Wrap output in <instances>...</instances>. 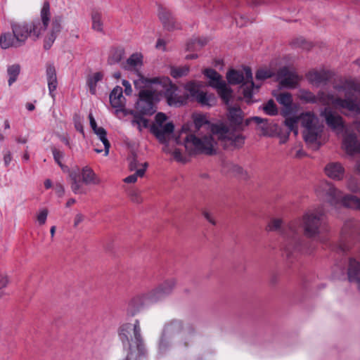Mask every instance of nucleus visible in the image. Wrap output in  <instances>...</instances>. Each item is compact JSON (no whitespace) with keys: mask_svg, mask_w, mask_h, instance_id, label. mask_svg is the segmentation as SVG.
Instances as JSON below:
<instances>
[{"mask_svg":"<svg viewBox=\"0 0 360 360\" xmlns=\"http://www.w3.org/2000/svg\"><path fill=\"white\" fill-rule=\"evenodd\" d=\"M300 229L305 237L313 240L319 238L321 233L328 232V227L323 211L320 208L308 210L300 219L291 221L287 227L282 229V248L288 259L299 253L309 254L312 250L311 246L304 243L300 236Z\"/></svg>","mask_w":360,"mask_h":360,"instance_id":"1","label":"nucleus"},{"mask_svg":"<svg viewBox=\"0 0 360 360\" xmlns=\"http://www.w3.org/2000/svg\"><path fill=\"white\" fill-rule=\"evenodd\" d=\"M50 6L49 2L44 3L41 10V20L35 19L30 22L25 20H10L12 33L4 32L0 36V46L3 49L11 47L19 48L26 44L29 37L38 39L45 30L50 20Z\"/></svg>","mask_w":360,"mask_h":360,"instance_id":"2","label":"nucleus"},{"mask_svg":"<svg viewBox=\"0 0 360 360\" xmlns=\"http://www.w3.org/2000/svg\"><path fill=\"white\" fill-rule=\"evenodd\" d=\"M210 122L202 114L193 115V122H187L182 126V132L188 134L184 139V146L190 154L203 153L212 155L214 152V139L210 134L200 136L198 131L202 128L208 129Z\"/></svg>","mask_w":360,"mask_h":360,"instance_id":"3","label":"nucleus"},{"mask_svg":"<svg viewBox=\"0 0 360 360\" xmlns=\"http://www.w3.org/2000/svg\"><path fill=\"white\" fill-rule=\"evenodd\" d=\"M228 123L220 122L212 124L211 131L221 140L227 141L229 144L239 148L244 143L245 137L241 134L243 130V115L240 108L231 107L227 114Z\"/></svg>","mask_w":360,"mask_h":360,"instance_id":"4","label":"nucleus"},{"mask_svg":"<svg viewBox=\"0 0 360 360\" xmlns=\"http://www.w3.org/2000/svg\"><path fill=\"white\" fill-rule=\"evenodd\" d=\"M119 337L124 349L127 350L124 360H141L146 356L147 351L138 319L134 324L124 323L122 325L119 331Z\"/></svg>","mask_w":360,"mask_h":360,"instance_id":"5","label":"nucleus"},{"mask_svg":"<svg viewBox=\"0 0 360 360\" xmlns=\"http://www.w3.org/2000/svg\"><path fill=\"white\" fill-rule=\"evenodd\" d=\"M158 78L148 79L143 76L134 81L136 89H140L136 109L141 115H151L156 111L155 104L160 101V94L155 85Z\"/></svg>","mask_w":360,"mask_h":360,"instance_id":"6","label":"nucleus"},{"mask_svg":"<svg viewBox=\"0 0 360 360\" xmlns=\"http://www.w3.org/2000/svg\"><path fill=\"white\" fill-rule=\"evenodd\" d=\"M176 285V280L173 278L166 279L155 288L136 295L129 302V310L134 316L142 307L154 304L169 295Z\"/></svg>","mask_w":360,"mask_h":360,"instance_id":"7","label":"nucleus"},{"mask_svg":"<svg viewBox=\"0 0 360 360\" xmlns=\"http://www.w3.org/2000/svg\"><path fill=\"white\" fill-rule=\"evenodd\" d=\"M334 89L338 91H344L345 98L335 99L333 104L360 115V98L352 94V93L360 94V83L353 79H347L341 81L340 84H335Z\"/></svg>","mask_w":360,"mask_h":360,"instance_id":"8","label":"nucleus"},{"mask_svg":"<svg viewBox=\"0 0 360 360\" xmlns=\"http://www.w3.org/2000/svg\"><path fill=\"white\" fill-rule=\"evenodd\" d=\"M322 187L326 200L330 205L335 207L343 206L360 211V198L353 195H343L341 191L331 184L325 182L322 184Z\"/></svg>","mask_w":360,"mask_h":360,"instance_id":"9","label":"nucleus"},{"mask_svg":"<svg viewBox=\"0 0 360 360\" xmlns=\"http://www.w3.org/2000/svg\"><path fill=\"white\" fill-rule=\"evenodd\" d=\"M355 240L360 241V221L349 219L345 222L339 243L334 247V250L340 255H344L350 250Z\"/></svg>","mask_w":360,"mask_h":360,"instance_id":"10","label":"nucleus"},{"mask_svg":"<svg viewBox=\"0 0 360 360\" xmlns=\"http://www.w3.org/2000/svg\"><path fill=\"white\" fill-rule=\"evenodd\" d=\"M226 79L231 84L243 83V93L245 98H252L254 89H258L252 80V73L250 68L245 67L243 71L231 70L227 72Z\"/></svg>","mask_w":360,"mask_h":360,"instance_id":"11","label":"nucleus"},{"mask_svg":"<svg viewBox=\"0 0 360 360\" xmlns=\"http://www.w3.org/2000/svg\"><path fill=\"white\" fill-rule=\"evenodd\" d=\"M302 126L304 128V139L307 143L316 141L323 130V126L319 124V118L311 112L302 113L300 117Z\"/></svg>","mask_w":360,"mask_h":360,"instance_id":"12","label":"nucleus"},{"mask_svg":"<svg viewBox=\"0 0 360 360\" xmlns=\"http://www.w3.org/2000/svg\"><path fill=\"white\" fill-rule=\"evenodd\" d=\"M155 85L158 87L160 96L162 94H164L169 106L180 107L186 103V98L178 95V88L172 83L168 77L158 78V81Z\"/></svg>","mask_w":360,"mask_h":360,"instance_id":"13","label":"nucleus"},{"mask_svg":"<svg viewBox=\"0 0 360 360\" xmlns=\"http://www.w3.org/2000/svg\"><path fill=\"white\" fill-rule=\"evenodd\" d=\"M203 74L210 79L209 85L217 90L218 95L225 103H229L232 91L222 79L221 76L212 68L205 69Z\"/></svg>","mask_w":360,"mask_h":360,"instance_id":"14","label":"nucleus"},{"mask_svg":"<svg viewBox=\"0 0 360 360\" xmlns=\"http://www.w3.org/2000/svg\"><path fill=\"white\" fill-rule=\"evenodd\" d=\"M193 328L191 326L184 327L181 321L174 320L165 325L162 335L173 338L178 337L179 340H184L193 335Z\"/></svg>","mask_w":360,"mask_h":360,"instance_id":"15","label":"nucleus"},{"mask_svg":"<svg viewBox=\"0 0 360 360\" xmlns=\"http://www.w3.org/2000/svg\"><path fill=\"white\" fill-rule=\"evenodd\" d=\"M277 77L281 86L288 89L297 87L300 77L294 71L285 66L280 68L277 72Z\"/></svg>","mask_w":360,"mask_h":360,"instance_id":"16","label":"nucleus"},{"mask_svg":"<svg viewBox=\"0 0 360 360\" xmlns=\"http://www.w3.org/2000/svg\"><path fill=\"white\" fill-rule=\"evenodd\" d=\"M326 124L333 130L342 131L345 128L342 117L333 112L330 107H325L320 112Z\"/></svg>","mask_w":360,"mask_h":360,"instance_id":"17","label":"nucleus"},{"mask_svg":"<svg viewBox=\"0 0 360 360\" xmlns=\"http://www.w3.org/2000/svg\"><path fill=\"white\" fill-rule=\"evenodd\" d=\"M46 78L49 89V94L54 100L58 82L56 69L53 63H48L46 65Z\"/></svg>","mask_w":360,"mask_h":360,"instance_id":"18","label":"nucleus"},{"mask_svg":"<svg viewBox=\"0 0 360 360\" xmlns=\"http://www.w3.org/2000/svg\"><path fill=\"white\" fill-rule=\"evenodd\" d=\"M347 273L349 281L356 285L360 290V255L359 260L354 257L349 258Z\"/></svg>","mask_w":360,"mask_h":360,"instance_id":"19","label":"nucleus"},{"mask_svg":"<svg viewBox=\"0 0 360 360\" xmlns=\"http://www.w3.org/2000/svg\"><path fill=\"white\" fill-rule=\"evenodd\" d=\"M174 125L172 122H167L162 125H153L150 131L162 143H166L168 137L173 133Z\"/></svg>","mask_w":360,"mask_h":360,"instance_id":"20","label":"nucleus"},{"mask_svg":"<svg viewBox=\"0 0 360 360\" xmlns=\"http://www.w3.org/2000/svg\"><path fill=\"white\" fill-rule=\"evenodd\" d=\"M110 103L116 112H124L126 99L123 96V89L121 86H115L110 94Z\"/></svg>","mask_w":360,"mask_h":360,"instance_id":"21","label":"nucleus"},{"mask_svg":"<svg viewBox=\"0 0 360 360\" xmlns=\"http://www.w3.org/2000/svg\"><path fill=\"white\" fill-rule=\"evenodd\" d=\"M342 148L349 155L360 154V141L355 134H349L344 136Z\"/></svg>","mask_w":360,"mask_h":360,"instance_id":"22","label":"nucleus"},{"mask_svg":"<svg viewBox=\"0 0 360 360\" xmlns=\"http://www.w3.org/2000/svg\"><path fill=\"white\" fill-rule=\"evenodd\" d=\"M330 77L331 73L327 70L311 71L307 75L309 82L316 86L326 84Z\"/></svg>","mask_w":360,"mask_h":360,"instance_id":"23","label":"nucleus"},{"mask_svg":"<svg viewBox=\"0 0 360 360\" xmlns=\"http://www.w3.org/2000/svg\"><path fill=\"white\" fill-rule=\"evenodd\" d=\"M62 18L60 16L55 17L51 23V30L50 33L45 37L44 47L45 49H49L56 39L57 34L61 30Z\"/></svg>","mask_w":360,"mask_h":360,"instance_id":"24","label":"nucleus"},{"mask_svg":"<svg viewBox=\"0 0 360 360\" xmlns=\"http://www.w3.org/2000/svg\"><path fill=\"white\" fill-rule=\"evenodd\" d=\"M325 172L328 177L334 180H340L344 176L345 169L340 163L330 162L326 166Z\"/></svg>","mask_w":360,"mask_h":360,"instance_id":"25","label":"nucleus"},{"mask_svg":"<svg viewBox=\"0 0 360 360\" xmlns=\"http://www.w3.org/2000/svg\"><path fill=\"white\" fill-rule=\"evenodd\" d=\"M276 101L285 108L282 114L284 116L290 114L292 110V97L291 94L288 92L280 93L276 96Z\"/></svg>","mask_w":360,"mask_h":360,"instance_id":"26","label":"nucleus"},{"mask_svg":"<svg viewBox=\"0 0 360 360\" xmlns=\"http://www.w3.org/2000/svg\"><path fill=\"white\" fill-rule=\"evenodd\" d=\"M158 15L159 18L165 28L168 30H171L176 27L174 25L173 16L172 15V13L169 11L161 7L159 8Z\"/></svg>","mask_w":360,"mask_h":360,"instance_id":"27","label":"nucleus"},{"mask_svg":"<svg viewBox=\"0 0 360 360\" xmlns=\"http://www.w3.org/2000/svg\"><path fill=\"white\" fill-rule=\"evenodd\" d=\"M195 101L200 103L202 106L211 107L216 104L217 99L214 94H207L202 91L195 98Z\"/></svg>","mask_w":360,"mask_h":360,"instance_id":"28","label":"nucleus"},{"mask_svg":"<svg viewBox=\"0 0 360 360\" xmlns=\"http://www.w3.org/2000/svg\"><path fill=\"white\" fill-rule=\"evenodd\" d=\"M184 87L185 91L188 93V95L193 100H195V98L202 91L200 90L202 84L200 82L190 81L185 84Z\"/></svg>","mask_w":360,"mask_h":360,"instance_id":"29","label":"nucleus"},{"mask_svg":"<svg viewBox=\"0 0 360 360\" xmlns=\"http://www.w3.org/2000/svg\"><path fill=\"white\" fill-rule=\"evenodd\" d=\"M82 181L85 184H98V181L96 179V175L91 168L85 166L82 169Z\"/></svg>","mask_w":360,"mask_h":360,"instance_id":"30","label":"nucleus"},{"mask_svg":"<svg viewBox=\"0 0 360 360\" xmlns=\"http://www.w3.org/2000/svg\"><path fill=\"white\" fill-rule=\"evenodd\" d=\"M103 75L101 72H95L88 77L86 82L92 95L96 94L97 83L103 79Z\"/></svg>","mask_w":360,"mask_h":360,"instance_id":"31","label":"nucleus"},{"mask_svg":"<svg viewBox=\"0 0 360 360\" xmlns=\"http://www.w3.org/2000/svg\"><path fill=\"white\" fill-rule=\"evenodd\" d=\"M20 72V66L19 64H13L7 67V74L8 76V84L11 86L16 82Z\"/></svg>","mask_w":360,"mask_h":360,"instance_id":"32","label":"nucleus"},{"mask_svg":"<svg viewBox=\"0 0 360 360\" xmlns=\"http://www.w3.org/2000/svg\"><path fill=\"white\" fill-rule=\"evenodd\" d=\"M139 112H136L134 115V119L131 120V124L134 127H137L139 131H141L143 129L148 127V120L143 117Z\"/></svg>","mask_w":360,"mask_h":360,"instance_id":"33","label":"nucleus"},{"mask_svg":"<svg viewBox=\"0 0 360 360\" xmlns=\"http://www.w3.org/2000/svg\"><path fill=\"white\" fill-rule=\"evenodd\" d=\"M209 39L207 37H196L191 39L187 44L188 51H195L201 49L207 44Z\"/></svg>","mask_w":360,"mask_h":360,"instance_id":"34","label":"nucleus"},{"mask_svg":"<svg viewBox=\"0 0 360 360\" xmlns=\"http://www.w3.org/2000/svg\"><path fill=\"white\" fill-rule=\"evenodd\" d=\"M94 132L98 136L101 141L104 145L105 155L107 156L109 153L110 144L107 138V132L103 127H98Z\"/></svg>","mask_w":360,"mask_h":360,"instance_id":"35","label":"nucleus"},{"mask_svg":"<svg viewBox=\"0 0 360 360\" xmlns=\"http://www.w3.org/2000/svg\"><path fill=\"white\" fill-rule=\"evenodd\" d=\"M143 63V56L141 53H133L127 60L125 68L127 69H134L141 66Z\"/></svg>","mask_w":360,"mask_h":360,"instance_id":"36","label":"nucleus"},{"mask_svg":"<svg viewBox=\"0 0 360 360\" xmlns=\"http://www.w3.org/2000/svg\"><path fill=\"white\" fill-rule=\"evenodd\" d=\"M299 98L307 103H317V96L309 90L301 89L299 91Z\"/></svg>","mask_w":360,"mask_h":360,"instance_id":"37","label":"nucleus"},{"mask_svg":"<svg viewBox=\"0 0 360 360\" xmlns=\"http://www.w3.org/2000/svg\"><path fill=\"white\" fill-rule=\"evenodd\" d=\"M92 28L97 32L103 31V22L101 13L98 11H94L91 14Z\"/></svg>","mask_w":360,"mask_h":360,"instance_id":"38","label":"nucleus"},{"mask_svg":"<svg viewBox=\"0 0 360 360\" xmlns=\"http://www.w3.org/2000/svg\"><path fill=\"white\" fill-rule=\"evenodd\" d=\"M189 72V67L187 65L184 66H172L170 68V75L174 78H180L186 76Z\"/></svg>","mask_w":360,"mask_h":360,"instance_id":"39","label":"nucleus"},{"mask_svg":"<svg viewBox=\"0 0 360 360\" xmlns=\"http://www.w3.org/2000/svg\"><path fill=\"white\" fill-rule=\"evenodd\" d=\"M172 338L169 337H166L163 335H161L159 344H158V353L160 354H166L170 349L171 345H170V340Z\"/></svg>","mask_w":360,"mask_h":360,"instance_id":"40","label":"nucleus"},{"mask_svg":"<svg viewBox=\"0 0 360 360\" xmlns=\"http://www.w3.org/2000/svg\"><path fill=\"white\" fill-rule=\"evenodd\" d=\"M147 167H148V164L146 162H145L143 165L142 168L136 169V171L134 174L127 176L124 179V182L127 183V184L135 183L137 181L138 177H142L144 175Z\"/></svg>","mask_w":360,"mask_h":360,"instance_id":"41","label":"nucleus"},{"mask_svg":"<svg viewBox=\"0 0 360 360\" xmlns=\"http://www.w3.org/2000/svg\"><path fill=\"white\" fill-rule=\"evenodd\" d=\"M346 260L341 259L333 267V276L336 278H340L345 274Z\"/></svg>","mask_w":360,"mask_h":360,"instance_id":"42","label":"nucleus"},{"mask_svg":"<svg viewBox=\"0 0 360 360\" xmlns=\"http://www.w3.org/2000/svg\"><path fill=\"white\" fill-rule=\"evenodd\" d=\"M347 186L351 192L360 195V180L351 177L347 181Z\"/></svg>","mask_w":360,"mask_h":360,"instance_id":"43","label":"nucleus"},{"mask_svg":"<svg viewBox=\"0 0 360 360\" xmlns=\"http://www.w3.org/2000/svg\"><path fill=\"white\" fill-rule=\"evenodd\" d=\"M317 103L327 104L331 102L333 103V101L337 98H334L332 94H327L323 91H319L316 95Z\"/></svg>","mask_w":360,"mask_h":360,"instance_id":"44","label":"nucleus"},{"mask_svg":"<svg viewBox=\"0 0 360 360\" xmlns=\"http://www.w3.org/2000/svg\"><path fill=\"white\" fill-rule=\"evenodd\" d=\"M299 120H300L299 117L294 116V117H287V118H285V125L288 127V129L290 131H294L295 134H297V122H298Z\"/></svg>","mask_w":360,"mask_h":360,"instance_id":"45","label":"nucleus"},{"mask_svg":"<svg viewBox=\"0 0 360 360\" xmlns=\"http://www.w3.org/2000/svg\"><path fill=\"white\" fill-rule=\"evenodd\" d=\"M264 112L266 115L274 116L277 115L278 108L273 100H269L263 108Z\"/></svg>","mask_w":360,"mask_h":360,"instance_id":"46","label":"nucleus"},{"mask_svg":"<svg viewBox=\"0 0 360 360\" xmlns=\"http://www.w3.org/2000/svg\"><path fill=\"white\" fill-rule=\"evenodd\" d=\"M274 75V71L270 69H259L256 72V79L258 80H264L271 78Z\"/></svg>","mask_w":360,"mask_h":360,"instance_id":"47","label":"nucleus"},{"mask_svg":"<svg viewBox=\"0 0 360 360\" xmlns=\"http://www.w3.org/2000/svg\"><path fill=\"white\" fill-rule=\"evenodd\" d=\"M123 53L124 52L122 49L115 50L110 56L108 58V63L110 65L119 63L122 58Z\"/></svg>","mask_w":360,"mask_h":360,"instance_id":"48","label":"nucleus"},{"mask_svg":"<svg viewBox=\"0 0 360 360\" xmlns=\"http://www.w3.org/2000/svg\"><path fill=\"white\" fill-rule=\"evenodd\" d=\"M82 180H78L71 182V189L75 194H82L85 193L83 187Z\"/></svg>","mask_w":360,"mask_h":360,"instance_id":"49","label":"nucleus"},{"mask_svg":"<svg viewBox=\"0 0 360 360\" xmlns=\"http://www.w3.org/2000/svg\"><path fill=\"white\" fill-rule=\"evenodd\" d=\"M51 152L53 156V159L61 167H63L62 160L64 157V153L61 150H58L56 147L51 148Z\"/></svg>","mask_w":360,"mask_h":360,"instance_id":"50","label":"nucleus"},{"mask_svg":"<svg viewBox=\"0 0 360 360\" xmlns=\"http://www.w3.org/2000/svg\"><path fill=\"white\" fill-rule=\"evenodd\" d=\"M282 221L279 219H272L268 225L269 231H277L281 229Z\"/></svg>","mask_w":360,"mask_h":360,"instance_id":"51","label":"nucleus"},{"mask_svg":"<svg viewBox=\"0 0 360 360\" xmlns=\"http://www.w3.org/2000/svg\"><path fill=\"white\" fill-rule=\"evenodd\" d=\"M48 216V211L46 209H42L37 214V221L39 225H43L46 223Z\"/></svg>","mask_w":360,"mask_h":360,"instance_id":"52","label":"nucleus"},{"mask_svg":"<svg viewBox=\"0 0 360 360\" xmlns=\"http://www.w3.org/2000/svg\"><path fill=\"white\" fill-rule=\"evenodd\" d=\"M13 159L11 152L6 149L3 151V160L5 167H8Z\"/></svg>","mask_w":360,"mask_h":360,"instance_id":"53","label":"nucleus"},{"mask_svg":"<svg viewBox=\"0 0 360 360\" xmlns=\"http://www.w3.org/2000/svg\"><path fill=\"white\" fill-rule=\"evenodd\" d=\"M233 18L237 26L238 27L245 26L248 22V20L246 18V17L243 15H235Z\"/></svg>","mask_w":360,"mask_h":360,"instance_id":"54","label":"nucleus"},{"mask_svg":"<svg viewBox=\"0 0 360 360\" xmlns=\"http://www.w3.org/2000/svg\"><path fill=\"white\" fill-rule=\"evenodd\" d=\"M167 120V116L162 112H158L155 115V124L154 125H162L165 124V122Z\"/></svg>","mask_w":360,"mask_h":360,"instance_id":"55","label":"nucleus"},{"mask_svg":"<svg viewBox=\"0 0 360 360\" xmlns=\"http://www.w3.org/2000/svg\"><path fill=\"white\" fill-rule=\"evenodd\" d=\"M69 176L70 178L71 182L80 180V172L79 169H72L70 172Z\"/></svg>","mask_w":360,"mask_h":360,"instance_id":"56","label":"nucleus"},{"mask_svg":"<svg viewBox=\"0 0 360 360\" xmlns=\"http://www.w3.org/2000/svg\"><path fill=\"white\" fill-rule=\"evenodd\" d=\"M122 85L124 87V93H125V94L127 96L131 95V93H132V89H131V84L129 83V82L124 79L122 81Z\"/></svg>","mask_w":360,"mask_h":360,"instance_id":"57","label":"nucleus"},{"mask_svg":"<svg viewBox=\"0 0 360 360\" xmlns=\"http://www.w3.org/2000/svg\"><path fill=\"white\" fill-rule=\"evenodd\" d=\"M54 189L56 191V193H57V195L59 196V197H61L64 193H65V189H64V187L63 186L60 184V183H57L56 184L55 186H54Z\"/></svg>","mask_w":360,"mask_h":360,"instance_id":"58","label":"nucleus"},{"mask_svg":"<svg viewBox=\"0 0 360 360\" xmlns=\"http://www.w3.org/2000/svg\"><path fill=\"white\" fill-rule=\"evenodd\" d=\"M89 119L90 126H91L92 130L96 131V129L98 128V127L97 126L96 122L92 113H89Z\"/></svg>","mask_w":360,"mask_h":360,"instance_id":"59","label":"nucleus"},{"mask_svg":"<svg viewBox=\"0 0 360 360\" xmlns=\"http://www.w3.org/2000/svg\"><path fill=\"white\" fill-rule=\"evenodd\" d=\"M84 220V216L79 213L75 217L74 226H77Z\"/></svg>","mask_w":360,"mask_h":360,"instance_id":"60","label":"nucleus"},{"mask_svg":"<svg viewBox=\"0 0 360 360\" xmlns=\"http://www.w3.org/2000/svg\"><path fill=\"white\" fill-rule=\"evenodd\" d=\"M137 166H138V161L137 160L134 158L131 161H130V163H129V169L131 171H133V170H136L138 169H137Z\"/></svg>","mask_w":360,"mask_h":360,"instance_id":"61","label":"nucleus"},{"mask_svg":"<svg viewBox=\"0 0 360 360\" xmlns=\"http://www.w3.org/2000/svg\"><path fill=\"white\" fill-rule=\"evenodd\" d=\"M250 4L252 6H259V5H261V4H264V0H251V1H250Z\"/></svg>","mask_w":360,"mask_h":360,"instance_id":"62","label":"nucleus"},{"mask_svg":"<svg viewBox=\"0 0 360 360\" xmlns=\"http://www.w3.org/2000/svg\"><path fill=\"white\" fill-rule=\"evenodd\" d=\"M204 215H205V219H206L209 222H210V223H211V224H215V222H214V221L213 220L212 217L211 216V214H209L208 212H205Z\"/></svg>","mask_w":360,"mask_h":360,"instance_id":"63","label":"nucleus"},{"mask_svg":"<svg viewBox=\"0 0 360 360\" xmlns=\"http://www.w3.org/2000/svg\"><path fill=\"white\" fill-rule=\"evenodd\" d=\"M60 140L64 144L71 148L70 143L69 139L65 136H61Z\"/></svg>","mask_w":360,"mask_h":360,"instance_id":"64","label":"nucleus"}]
</instances>
